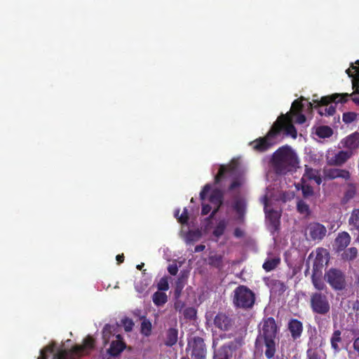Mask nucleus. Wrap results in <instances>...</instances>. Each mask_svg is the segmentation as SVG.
Listing matches in <instances>:
<instances>
[{
  "mask_svg": "<svg viewBox=\"0 0 359 359\" xmlns=\"http://www.w3.org/2000/svg\"><path fill=\"white\" fill-rule=\"evenodd\" d=\"M303 104L298 100L292 102L290 111L285 114H281L273 124L271 130L266 135L258 138L250 143L253 149L257 151H264L275 144L280 134V131L290 135L293 138L297 137V130L292 124L294 122L302 124L306 121V117L302 114Z\"/></svg>",
  "mask_w": 359,
  "mask_h": 359,
  "instance_id": "nucleus-1",
  "label": "nucleus"
},
{
  "mask_svg": "<svg viewBox=\"0 0 359 359\" xmlns=\"http://www.w3.org/2000/svg\"><path fill=\"white\" fill-rule=\"evenodd\" d=\"M285 185V184L281 183L280 190L277 187L271 188L268 187L266 194L262 198V201L264 205L266 221L270 224L271 231H276L278 229L280 216L279 211L273 210L271 208L273 201L280 199L286 201L293 198L294 196V191H284Z\"/></svg>",
  "mask_w": 359,
  "mask_h": 359,
  "instance_id": "nucleus-2",
  "label": "nucleus"
},
{
  "mask_svg": "<svg viewBox=\"0 0 359 359\" xmlns=\"http://www.w3.org/2000/svg\"><path fill=\"white\" fill-rule=\"evenodd\" d=\"M272 163L278 173L286 174L297 167L299 161L294 150L290 147L285 146L273 154Z\"/></svg>",
  "mask_w": 359,
  "mask_h": 359,
  "instance_id": "nucleus-3",
  "label": "nucleus"
},
{
  "mask_svg": "<svg viewBox=\"0 0 359 359\" xmlns=\"http://www.w3.org/2000/svg\"><path fill=\"white\" fill-rule=\"evenodd\" d=\"M244 170L241 168L238 158L232 159L229 165H219L218 174L215 176V182H219L222 178L229 177L232 179L230 186L231 190L241 186L245 181Z\"/></svg>",
  "mask_w": 359,
  "mask_h": 359,
  "instance_id": "nucleus-4",
  "label": "nucleus"
},
{
  "mask_svg": "<svg viewBox=\"0 0 359 359\" xmlns=\"http://www.w3.org/2000/svg\"><path fill=\"white\" fill-rule=\"evenodd\" d=\"M210 185L206 184L200 194V198L202 201V214L208 215L212 210V215H215L222 204V193L220 190L215 189L212 191L210 196Z\"/></svg>",
  "mask_w": 359,
  "mask_h": 359,
  "instance_id": "nucleus-5",
  "label": "nucleus"
},
{
  "mask_svg": "<svg viewBox=\"0 0 359 359\" xmlns=\"http://www.w3.org/2000/svg\"><path fill=\"white\" fill-rule=\"evenodd\" d=\"M93 347L94 339L88 336L83 339L82 346H75L72 350L69 351L63 348H60L54 354L53 359H79L81 356L88 353Z\"/></svg>",
  "mask_w": 359,
  "mask_h": 359,
  "instance_id": "nucleus-6",
  "label": "nucleus"
},
{
  "mask_svg": "<svg viewBox=\"0 0 359 359\" xmlns=\"http://www.w3.org/2000/svg\"><path fill=\"white\" fill-rule=\"evenodd\" d=\"M352 94L348 93H335L330 96L322 97L318 100L316 95L314 96L313 102L317 103L319 107L318 112L322 116H332L334 114L336 108L334 105L328 106L331 102L335 103L346 102Z\"/></svg>",
  "mask_w": 359,
  "mask_h": 359,
  "instance_id": "nucleus-7",
  "label": "nucleus"
},
{
  "mask_svg": "<svg viewBox=\"0 0 359 359\" xmlns=\"http://www.w3.org/2000/svg\"><path fill=\"white\" fill-rule=\"evenodd\" d=\"M233 304L240 308H250L255 303L253 292L245 286L238 287L233 292Z\"/></svg>",
  "mask_w": 359,
  "mask_h": 359,
  "instance_id": "nucleus-8",
  "label": "nucleus"
},
{
  "mask_svg": "<svg viewBox=\"0 0 359 359\" xmlns=\"http://www.w3.org/2000/svg\"><path fill=\"white\" fill-rule=\"evenodd\" d=\"M311 306L313 312L319 314L327 313L330 308L326 295L319 292H315L311 294Z\"/></svg>",
  "mask_w": 359,
  "mask_h": 359,
  "instance_id": "nucleus-9",
  "label": "nucleus"
},
{
  "mask_svg": "<svg viewBox=\"0 0 359 359\" xmlns=\"http://www.w3.org/2000/svg\"><path fill=\"white\" fill-rule=\"evenodd\" d=\"M325 279L334 290H341L346 287L345 276L339 270L330 269L325 273Z\"/></svg>",
  "mask_w": 359,
  "mask_h": 359,
  "instance_id": "nucleus-10",
  "label": "nucleus"
},
{
  "mask_svg": "<svg viewBox=\"0 0 359 359\" xmlns=\"http://www.w3.org/2000/svg\"><path fill=\"white\" fill-rule=\"evenodd\" d=\"M187 351L193 359H205V346L200 337H194L189 341Z\"/></svg>",
  "mask_w": 359,
  "mask_h": 359,
  "instance_id": "nucleus-11",
  "label": "nucleus"
},
{
  "mask_svg": "<svg viewBox=\"0 0 359 359\" xmlns=\"http://www.w3.org/2000/svg\"><path fill=\"white\" fill-rule=\"evenodd\" d=\"M353 156L352 151H340L338 153L326 155L327 165L341 166L344 164Z\"/></svg>",
  "mask_w": 359,
  "mask_h": 359,
  "instance_id": "nucleus-12",
  "label": "nucleus"
},
{
  "mask_svg": "<svg viewBox=\"0 0 359 359\" xmlns=\"http://www.w3.org/2000/svg\"><path fill=\"white\" fill-rule=\"evenodd\" d=\"M327 229L325 226L320 223H311L306 229V235L309 236L311 240L320 241L326 235Z\"/></svg>",
  "mask_w": 359,
  "mask_h": 359,
  "instance_id": "nucleus-13",
  "label": "nucleus"
},
{
  "mask_svg": "<svg viewBox=\"0 0 359 359\" xmlns=\"http://www.w3.org/2000/svg\"><path fill=\"white\" fill-rule=\"evenodd\" d=\"M340 145L341 148L346 149L347 151H352L353 154L359 148V133L355 132L346 136L341 140Z\"/></svg>",
  "mask_w": 359,
  "mask_h": 359,
  "instance_id": "nucleus-14",
  "label": "nucleus"
},
{
  "mask_svg": "<svg viewBox=\"0 0 359 359\" xmlns=\"http://www.w3.org/2000/svg\"><path fill=\"white\" fill-rule=\"evenodd\" d=\"M260 334L264 339H272L276 337V325L273 318H269L263 321Z\"/></svg>",
  "mask_w": 359,
  "mask_h": 359,
  "instance_id": "nucleus-15",
  "label": "nucleus"
},
{
  "mask_svg": "<svg viewBox=\"0 0 359 359\" xmlns=\"http://www.w3.org/2000/svg\"><path fill=\"white\" fill-rule=\"evenodd\" d=\"M323 175L324 177L327 180H334L337 177L347 180L350 177V174L347 170L332 168H324Z\"/></svg>",
  "mask_w": 359,
  "mask_h": 359,
  "instance_id": "nucleus-16",
  "label": "nucleus"
},
{
  "mask_svg": "<svg viewBox=\"0 0 359 359\" xmlns=\"http://www.w3.org/2000/svg\"><path fill=\"white\" fill-rule=\"evenodd\" d=\"M329 254L325 249L318 248L316 251V256L313 261V271H318L323 265L327 263Z\"/></svg>",
  "mask_w": 359,
  "mask_h": 359,
  "instance_id": "nucleus-17",
  "label": "nucleus"
},
{
  "mask_svg": "<svg viewBox=\"0 0 359 359\" xmlns=\"http://www.w3.org/2000/svg\"><path fill=\"white\" fill-rule=\"evenodd\" d=\"M308 181H313L317 185L320 184L322 182L318 171L306 166L305 172L302 178V182L305 183L308 182Z\"/></svg>",
  "mask_w": 359,
  "mask_h": 359,
  "instance_id": "nucleus-18",
  "label": "nucleus"
},
{
  "mask_svg": "<svg viewBox=\"0 0 359 359\" xmlns=\"http://www.w3.org/2000/svg\"><path fill=\"white\" fill-rule=\"evenodd\" d=\"M351 236L346 232L339 233L334 241V248L337 251L344 250L350 243Z\"/></svg>",
  "mask_w": 359,
  "mask_h": 359,
  "instance_id": "nucleus-19",
  "label": "nucleus"
},
{
  "mask_svg": "<svg viewBox=\"0 0 359 359\" xmlns=\"http://www.w3.org/2000/svg\"><path fill=\"white\" fill-rule=\"evenodd\" d=\"M115 337L116 339L111 341L110 348L108 349V353L112 356L118 355L125 348V344L120 334H118Z\"/></svg>",
  "mask_w": 359,
  "mask_h": 359,
  "instance_id": "nucleus-20",
  "label": "nucleus"
},
{
  "mask_svg": "<svg viewBox=\"0 0 359 359\" xmlns=\"http://www.w3.org/2000/svg\"><path fill=\"white\" fill-rule=\"evenodd\" d=\"M214 323L215 326L222 330H227L231 325L230 319L222 313L215 316Z\"/></svg>",
  "mask_w": 359,
  "mask_h": 359,
  "instance_id": "nucleus-21",
  "label": "nucleus"
},
{
  "mask_svg": "<svg viewBox=\"0 0 359 359\" xmlns=\"http://www.w3.org/2000/svg\"><path fill=\"white\" fill-rule=\"evenodd\" d=\"M116 327L114 325H106L102 331V338L104 343L107 344L109 341L111 342L113 339H116V336L118 334H116Z\"/></svg>",
  "mask_w": 359,
  "mask_h": 359,
  "instance_id": "nucleus-22",
  "label": "nucleus"
},
{
  "mask_svg": "<svg viewBox=\"0 0 359 359\" xmlns=\"http://www.w3.org/2000/svg\"><path fill=\"white\" fill-rule=\"evenodd\" d=\"M341 335V332L339 330H336L330 338L331 346L335 353H338L340 351L339 344L342 341Z\"/></svg>",
  "mask_w": 359,
  "mask_h": 359,
  "instance_id": "nucleus-23",
  "label": "nucleus"
},
{
  "mask_svg": "<svg viewBox=\"0 0 359 359\" xmlns=\"http://www.w3.org/2000/svg\"><path fill=\"white\" fill-rule=\"evenodd\" d=\"M289 330L294 338L300 336L302 332V324L297 320H292L289 323Z\"/></svg>",
  "mask_w": 359,
  "mask_h": 359,
  "instance_id": "nucleus-24",
  "label": "nucleus"
},
{
  "mask_svg": "<svg viewBox=\"0 0 359 359\" xmlns=\"http://www.w3.org/2000/svg\"><path fill=\"white\" fill-rule=\"evenodd\" d=\"M154 304L157 306L164 305L168 301V297L163 292L157 291L152 296Z\"/></svg>",
  "mask_w": 359,
  "mask_h": 359,
  "instance_id": "nucleus-25",
  "label": "nucleus"
},
{
  "mask_svg": "<svg viewBox=\"0 0 359 359\" xmlns=\"http://www.w3.org/2000/svg\"><path fill=\"white\" fill-rule=\"evenodd\" d=\"M320 273L318 271H313L312 274V283L316 290H323L325 287V285L320 278Z\"/></svg>",
  "mask_w": 359,
  "mask_h": 359,
  "instance_id": "nucleus-26",
  "label": "nucleus"
},
{
  "mask_svg": "<svg viewBox=\"0 0 359 359\" xmlns=\"http://www.w3.org/2000/svg\"><path fill=\"white\" fill-rule=\"evenodd\" d=\"M275 338L272 339H264L265 345L266 346V350L265 351V355L268 358H271L273 357L276 352L275 347Z\"/></svg>",
  "mask_w": 359,
  "mask_h": 359,
  "instance_id": "nucleus-27",
  "label": "nucleus"
},
{
  "mask_svg": "<svg viewBox=\"0 0 359 359\" xmlns=\"http://www.w3.org/2000/svg\"><path fill=\"white\" fill-rule=\"evenodd\" d=\"M348 224L353 229L359 230V209L352 211L348 219Z\"/></svg>",
  "mask_w": 359,
  "mask_h": 359,
  "instance_id": "nucleus-28",
  "label": "nucleus"
},
{
  "mask_svg": "<svg viewBox=\"0 0 359 359\" xmlns=\"http://www.w3.org/2000/svg\"><path fill=\"white\" fill-rule=\"evenodd\" d=\"M280 263V259L278 257H271L269 258L266 260V262L263 264V268L266 271H270L274 269L278 264Z\"/></svg>",
  "mask_w": 359,
  "mask_h": 359,
  "instance_id": "nucleus-29",
  "label": "nucleus"
},
{
  "mask_svg": "<svg viewBox=\"0 0 359 359\" xmlns=\"http://www.w3.org/2000/svg\"><path fill=\"white\" fill-rule=\"evenodd\" d=\"M186 277L182 276L178 278L177 280L175 283V298H179L181 295V292L185 285Z\"/></svg>",
  "mask_w": 359,
  "mask_h": 359,
  "instance_id": "nucleus-30",
  "label": "nucleus"
},
{
  "mask_svg": "<svg viewBox=\"0 0 359 359\" xmlns=\"http://www.w3.org/2000/svg\"><path fill=\"white\" fill-rule=\"evenodd\" d=\"M177 341V331L171 328L168 331L165 344L167 346H172Z\"/></svg>",
  "mask_w": 359,
  "mask_h": 359,
  "instance_id": "nucleus-31",
  "label": "nucleus"
},
{
  "mask_svg": "<svg viewBox=\"0 0 359 359\" xmlns=\"http://www.w3.org/2000/svg\"><path fill=\"white\" fill-rule=\"evenodd\" d=\"M309 359H325L326 356L325 353L321 349L312 350L309 349L307 351Z\"/></svg>",
  "mask_w": 359,
  "mask_h": 359,
  "instance_id": "nucleus-32",
  "label": "nucleus"
},
{
  "mask_svg": "<svg viewBox=\"0 0 359 359\" xmlns=\"http://www.w3.org/2000/svg\"><path fill=\"white\" fill-rule=\"evenodd\" d=\"M316 133L322 138L329 137L332 135V130L328 126H320L316 129Z\"/></svg>",
  "mask_w": 359,
  "mask_h": 359,
  "instance_id": "nucleus-33",
  "label": "nucleus"
},
{
  "mask_svg": "<svg viewBox=\"0 0 359 359\" xmlns=\"http://www.w3.org/2000/svg\"><path fill=\"white\" fill-rule=\"evenodd\" d=\"M357 255L358 250L354 247H351L344 252L342 254V258L345 260H353L357 257Z\"/></svg>",
  "mask_w": 359,
  "mask_h": 359,
  "instance_id": "nucleus-34",
  "label": "nucleus"
},
{
  "mask_svg": "<svg viewBox=\"0 0 359 359\" xmlns=\"http://www.w3.org/2000/svg\"><path fill=\"white\" fill-rule=\"evenodd\" d=\"M150 280L144 279L137 283L135 285V290L137 292L142 294L145 292L147 287L149 285Z\"/></svg>",
  "mask_w": 359,
  "mask_h": 359,
  "instance_id": "nucleus-35",
  "label": "nucleus"
},
{
  "mask_svg": "<svg viewBox=\"0 0 359 359\" xmlns=\"http://www.w3.org/2000/svg\"><path fill=\"white\" fill-rule=\"evenodd\" d=\"M234 209L239 215V217H241L245 212V203L243 200L239 199L235 202Z\"/></svg>",
  "mask_w": 359,
  "mask_h": 359,
  "instance_id": "nucleus-36",
  "label": "nucleus"
},
{
  "mask_svg": "<svg viewBox=\"0 0 359 359\" xmlns=\"http://www.w3.org/2000/svg\"><path fill=\"white\" fill-rule=\"evenodd\" d=\"M141 331L145 336H149L151 331V323L148 320H143L141 325Z\"/></svg>",
  "mask_w": 359,
  "mask_h": 359,
  "instance_id": "nucleus-37",
  "label": "nucleus"
},
{
  "mask_svg": "<svg viewBox=\"0 0 359 359\" xmlns=\"http://www.w3.org/2000/svg\"><path fill=\"white\" fill-rule=\"evenodd\" d=\"M226 223L224 220L220 221L217 226L215 227L213 233L216 237H219L223 234L224 231L226 228Z\"/></svg>",
  "mask_w": 359,
  "mask_h": 359,
  "instance_id": "nucleus-38",
  "label": "nucleus"
},
{
  "mask_svg": "<svg viewBox=\"0 0 359 359\" xmlns=\"http://www.w3.org/2000/svg\"><path fill=\"white\" fill-rule=\"evenodd\" d=\"M357 118V114L355 112L348 111L344 113L342 120L346 123H351L353 122Z\"/></svg>",
  "mask_w": 359,
  "mask_h": 359,
  "instance_id": "nucleus-39",
  "label": "nucleus"
},
{
  "mask_svg": "<svg viewBox=\"0 0 359 359\" xmlns=\"http://www.w3.org/2000/svg\"><path fill=\"white\" fill-rule=\"evenodd\" d=\"M297 206L298 211L301 214L304 215H309V205L306 203H305L304 201H299Z\"/></svg>",
  "mask_w": 359,
  "mask_h": 359,
  "instance_id": "nucleus-40",
  "label": "nucleus"
},
{
  "mask_svg": "<svg viewBox=\"0 0 359 359\" xmlns=\"http://www.w3.org/2000/svg\"><path fill=\"white\" fill-rule=\"evenodd\" d=\"M157 287L160 292L167 291L169 289L168 278L165 277L161 278L157 284Z\"/></svg>",
  "mask_w": 359,
  "mask_h": 359,
  "instance_id": "nucleus-41",
  "label": "nucleus"
},
{
  "mask_svg": "<svg viewBox=\"0 0 359 359\" xmlns=\"http://www.w3.org/2000/svg\"><path fill=\"white\" fill-rule=\"evenodd\" d=\"M53 351H54L53 344L47 346L46 347H45L41 350L40 356L38 358V359H46V354L52 353L53 352Z\"/></svg>",
  "mask_w": 359,
  "mask_h": 359,
  "instance_id": "nucleus-42",
  "label": "nucleus"
},
{
  "mask_svg": "<svg viewBox=\"0 0 359 359\" xmlns=\"http://www.w3.org/2000/svg\"><path fill=\"white\" fill-rule=\"evenodd\" d=\"M302 193L305 196H311L313 194V189L307 182L303 183L302 182Z\"/></svg>",
  "mask_w": 359,
  "mask_h": 359,
  "instance_id": "nucleus-43",
  "label": "nucleus"
},
{
  "mask_svg": "<svg viewBox=\"0 0 359 359\" xmlns=\"http://www.w3.org/2000/svg\"><path fill=\"white\" fill-rule=\"evenodd\" d=\"M122 324L124 327V330L126 332H130L132 330L134 323L132 320L129 318H125L122 320Z\"/></svg>",
  "mask_w": 359,
  "mask_h": 359,
  "instance_id": "nucleus-44",
  "label": "nucleus"
},
{
  "mask_svg": "<svg viewBox=\"0 0 359 359\" xmlns=\"http://www.w3.org/2000/svg\"><path fill=\"white\" fill-rule=\"evenodd\" d=\"M221 259L222 257L217 255L210 256L209 258L210 264L215 266H219L221 262Z\"/></svg>",
  "mask_w": 359,
  "mask_h": 359,
  "instance_id": "nucleus-45",
  "label": "nucleus"
},
{
  "mask_svg": "<svg viewBox=\"0 0 359 359\" xmlns=\"http://www.w3.org/2000/svg\"><path fill=\"white\" fill-rule=\"evenodd\" d=\"M215 359H228L226 348H223L220 349L215 355Z\"/></svg>",
  "mask_w": 359,
  "mask_h": 359,
  "instance_id": "nucleus-46",
  "label": "nucleus"
},
{
  "mask_svg": "<svg viewBox=\"0 0 359 359\" xmlns=\"http://www.w3.org/2000/svg\"><path fill=\"white\" fill-rule=\"evenodd\" d=\"M196 310L194 308H187L184 310V314L187 318H193L196 316Z\"/></svg>",
  "mask_w": 359,
  "mask_h": 359,
  "instance_id": "nucleus-47",
  "label": "nucleus"
},
{
  "mask_svg": "<svg viewBox=\"0 0 359 359\" xmlns=\"http://www.w3.org/2000/svg\"><path fill=\"white\" fill-rule=\"evenodd\" d=\"M187 209L184 208L183 212L178 217V220L182 224H186L188 219Z\"/></svg>",
  "mask_w": 359,
  "mask_h": 359,
  "instance_id": "nucleus-48",
  "label": "nucleus"
},
{
  "mask_svg": "<svg viewBox=\"0 0 359 359\" xmlns=\"http://www.w3.org/2000/svg\"><path fill=\"white\" fill-rule=\"evenodd\" d=\"M168 270L171 275H175L178 271V268L176 264H171L168 266Z\"/></svg>",
  "mask_w": 359,
  "mask_h": 359,
  "instance_id": "nucleus-49",
  "label": "nucleus"
},
{
  "mask_svg": "<svg viewBox=\"0 0 359 359\" xmlns=\"http://www.w3.org/2000/svg\"><path fill=\"white\" fill-rule=\"evenodd\" d=\"M353 346L354 350L359 353V337L354 340Z\"/></svg>",
  "mask_w": 359,
  "mask_h": 359,
  "instance_id": "nucleus-50",
  "label": "nucleus"
},
{
  "mask_svg": "<svg viewBox=\"0 0 359 359\" xmlns=\"http://www.w3.org/2000/svg\"><path fill=\"white\" fill-rule=\"evenodd\" d=\"M204 249H205V245H199L196 246L195 252H201V251H203Z\"/></svg>",
  "mask_w": 359,
  "mask_h": 359,
  "instance_id": "nucleus-51",
  "label": "nucleus"
},
{
  "mask_svg": "<svg viewBox=\"0 0 359 359\" xmlns=\"http://www.w3.org/2000/svg\"><path fill=\"white\" fill-rule=\"evenodd\" d=\"M116 260L118 262L121 263L123 262V255H118L116 256Z\"/></svg>",
  "mask_w": 359,
  "mask_h": 359,
  "instance_id": "nucleus-52",
  "label": "nucleus"
},
{
  "mask_svg": "<svg viewBox=\"0 0 359 359\" xmlns=\"http://www.w3.org/2000/svg\"><path fill=\"white\" fill-rule=\"evenodd\" d=\"M235 235H236V236L239 237V236H241L242 235V233H241V231L240 230L236 229L235 231Z\"/></svg>",
  "mask_w": 359,
  "mask_h": 359,
  "instance_id": "nucleus-53",
  "label": "nucleus"
},
{
  "mask_svg": "<svg viewBox=\"0 0 359 359\" xmlns=\"http://www.w3.org/2000/svg\"><path fill=\"white\" fill-rule=\"evenodd\" d=\"M355 285L359 288V274L356 276Z\"/></svg>",
  "mask_w": 359,
  "mask_h": 359,
  "instance_id": "nucleus-54",
  "label": "nucleus"
},
{
  "mask_svg": "<svg viewBox=\"0 0 359 359\" xmlns=\"http://www.w3.org/2000/svg\"><path fill=\"white\" fill-rule=\"evenodd\" d=\"M353 100L355 103H356L357 104H359V97H354V98H353Z\"/></svg>",
  "mask_w": 359,
  "mask_h": 359,
  "instance_id": "nucleus-55",
  "label": "nucleus"
},
{
  "mask_svg": "<svg viewBox=\"0 0 359 359\" xmlns=\"http://www.w3.org/2000/svg\"><path fill=\"white\" fill-rule=\"evenodd\" d=\"M143 266H144L143 263H142L141 264H138L137 266V269H139V270H141L142 269Z\"/></svg>",
  "mask_w": 359,
  "mask_h": 359,
  "instance_id": "nucleus-56",
  "label": "nucleus"
},
{
  "mask_svg": "<svg viewBox=\"0 0 359 359\" xmlns=\"http://www.w3.org/2000/svg\"><path fill=\"white\" fill-rule=\"evenodd\" d=\"M294 185L295 186V189H296L297 190H298V189H299V184H295V183H294Z\"/></svg>",
  "mask_w": 359,
  "mask_h": 359,
  "instance_id": "nucleus-57",
  "label": "nucleus"
},
{
  "mask_svg": "<svg viewBox=\"0 0 359 359\" xmlns=\"http://www.w3.org/2000/svg\"><path fill=\"white\" fill-rule=\"evenodd\" d=\"M178 215H179V210H177L175 212V216L176 217H178Z\"/></svg>",
  "mask_w": 359,
  "mask_h": 359,
  "instance_id": "nucleus-58",
  "label": "nucleus"
},
{
  "mask_svg": "<svg viewBox=\"0 0 359 359\" xmlns=\"http://www.w3.org/2000/svg\"><path fill=\"white\" fill-rule=\"evenodd\" d=\"M175 307L177 309L179 307V304L177 303L175 304Z\"/></svg>",
  "mask_w": 359,
  "mask_h": 359,
  "instance_id": "nucleus-59",
  "label": "nucleus"
},
{
  "mask_svg": "<svg viewBox=\"0 0 359 359\" xmlns=\"http://www.w3.org/2000/svg\"><path fill=\"white\" fill-rule=\"evenodd\" d=\"M191 203L194 202V198H193L191 199Z\"/></svg>",
  "mask_w": 359,
  "mask_h": 359,
  "instance_id": "nucleus-60",
  "label": "nucleus"
},
{
  "mask_svg": "<svg viewBox=\"0 0 359 359\" xmlns=\"http://www.w3.org/2000/svg\"><path fill=\"white\" fill-rule=\"evenodd\" d=\"M181 359H188V358H185V357H183V358H182Z\"/></svg>",
  "mask_w": 359,
  "mask_h": 359,
  "instance_id": "nucleus-61",
  "label": "nucleus"
}]
</instances>
